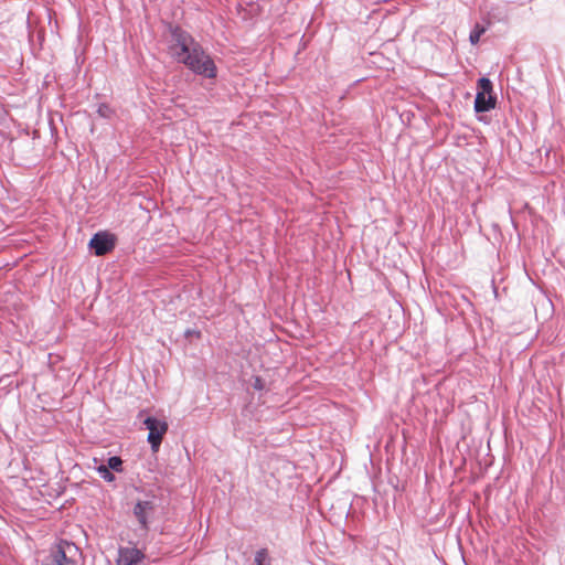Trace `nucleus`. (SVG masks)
<instances>
[{
    "instance_id": "9d476101",
    "label": "nucleus",
    "mask_w": 565,
    "mask_h": 565,
    "mask_svg": "<svg viewBox=\"0 0 565 565\" xmlns=\"http://www.w3.org/2000/svg\"><path fill=\"white\" fill-rule=\"evenodd\" d=\"M110 470L111 469L108 468L106 465H100L96 468V471L99 475V477L104 479L106 482L115 481V475Z\"/></svg>"
},
{
    "instance_id": "423d86ee",
    "label": "nucleus",
    "mask_w": 565,
    "mask_h": 565,
    "mask_svg": "<svg viewBox=\"0 0 565 565\" xmlns=\"http://www.w3.org/2000/svg\"><path fill=\"white\" fill-rule=\"evenodd\" d=\"M145 558V554L136 547H119L117 565H137Z\"/></svg>"
},
{
    "instance_id": "f257e3e1",
    "label": "nucleus",
    "mask_w": 565,
    "mask_h": 565,
    "mask_svg": "<svg viewBox=\"0 0 565 565\" xmlns=\"http://www.w3.org/2000/svg\"><path fill=\"white\" fill-rule=\"evenodd\" d=\"M171 36L170 53L178 63L184 64L191 72L202 77L210 79L216 77L217 67L213 58L189 32L175 28Z\"/></svg>"
},
{
    "instance_id": "4468645a",
    "label": "nucleus",
    "mask_w": 565,
    "mask_h": 565,
    "mask_svg": "<svg viewBox=\"0 0 565 565\" xmlns=\"http://www.w3.org/2000/svg\"><path fill=\"white\" fill-rule=\"evenodd\" d=\"M253 387L257 391H262L265 387L264 381L260 377H255Z\"/></svg>"
},
{
    "instance_id": "20e7f679",
    "label": "nucleus",
    "mask_w": 565,
    "mask_h": 565,
    "mask_svg": "<svg viewBox=\"0 0 565 565\" xmlns=\"http://www.w3.org/2000/svg\"><path fill=\"white\" fill-rule=\"evenodd\" d=\"M89 247L97 256H104L114 249L115 238L106 232H98L90 238Z\"/></svg>"
},
{
    "instance_id": "1a4fd4ad",
    "label": "nucleus",
    "mask_w": 565,
    "mask_h": 565,
    "mask_svg": "<svg viewBox=\"0 0 565 565\" xmlns=\"http://www.w3.org/2000/svg\"><path fill=\"white\" fill-rule=\"evenodd\" d=\"M492 83L489 78L487 77H481L479 81H478V92L477 93H482L484 95H492Z\"/></svg>"
},
{
    "instance_id": "7ed1b4c3",
    "label": "nucleus",
    "mask_w": 565,
    "mask_h": 565,
    "mask_svg": "<svg viewBox=\"0 0 565 565\" xmlns=\"http://www.w3.org/2000/svg\"><path fill=\"white\" fill-rule=\"evenodd\" d=\"M143 425L149 430L147 441L150 444L152 452H157L161 446L163 436L168 431V423L166 420L148 416L143 419Z\"/></svg>"
},
{
    "instance_id": "ddd939ff",
    "label": "nucleus",
    "mask_w": 565,
    "mask_h": 565,
    "mask_svg": "<svg viewBox=\"0 0 565 565\" xmlns=\"http://www.w3.org/2000/svg\"><path fill=\"white\" fill-rule=\"evenodd\" d=\"M267 550L266 548H262L259 551L256 552V555H255V564L256 565H264V562L265 559L267 558Z\"/></svg>"
},
{
    "instance_id": "f03ea898",
    "label": "nucleus",
    "mask_w": 565,
    "mask_h": 565,
    "mask_svg": "<svg viewBox=\"0 0 565 565\" xmlns=\"http://www.w3.org/2000/svg\"><path fill=\"white\" fill-rule=\"evenodd\" d=\"M77 552L75 544L67 541H61L52 548L50 556L43 565H76L73 554Z\"/></svg>"
},
{
    "instance_id": "9b49d317",
    "label": "nucleus",
    "mask_w": 565,
    "mask_h": 565,
    "mask_svg": "<svg viewBox=\"0 0 565 565\" xmlns=\"http://www.w3.org/2000/svg\"><path fill=\"white\" fill-rule=\"evenodd\" d=\"M106 466L116 472L122 471V460L118 456L109 457Z\"/></svg>"
},
{
    "instance_id": "6e6552de",
    "label": "nucleus",
    "mask_w": 565,
    "mask_h": 565,
    "mask_svg": "<svg viewBox=\"0 0 565 565\" xmlns=\"http://www.w3.org/2000/svg\"><path fill=\"white\" fill-rule=\"evenodd\" d=\"M489 23L487 25H483L481 23H476L473 29L470 32L469 41L471 44H477L480 41V38L488 29Z\"/></svg>"
},
{
    "instance_id": "f8f14e48",
    "label": "nucleus",
    "mask_w": 565,
    "mask_h": 565,
    "mask_svg": "<svg viewBox=\"0 0 565 565\" xmlns=\"http://www.w3.org/2000/svg\"><path fill=\"white\" fill-rule=\"evenodd\" d=\"M97 113L100 117L110 118L113 109L107 104H100L97 108Z\"/></svg>"
},
{
    "instance_id": "39448f33",
    "label": "nucleus",
    "mask_w": 565,
    "mask_h": 565,
    "mask_svg": "<svg viewBox=\"0 0 565 565\" xmlns=\"http://www.w3.org/2000/svg\"><path fill=\"white\" fill-rule=\"evenodd\" d=\"M154 509L156 504L151 500H140L135 504L134 514L141 529L148 530L149 521L154 513Z\"/></svg>"
},
{
    "instance_id": "0eeeda50",
    "label": "nucleus",
    "mask_w": 565,
    "mask_h": 565,
    "mask_svg": "<svg viewBox=\"0 0 565 565\" xmlns=\"http://www.w3.org/2000/svg\"><path fill=\"white\" fill-rule=\"evenodd\" d=\"M495 97L492 95H484L482 93H477L475 98V110L477 113H486L495 107Z\"/></svg>"
},
{
    "instance_id": "2eb2a0df",
    "label": "nucleus",
    "mask_w": 565,
    "mask_h": 565,
    "mask_svg": "<svg viewBox=\"0 0 565 565\" xmlns=\"http://www.w3.org/2000/svg\"><path fill=\"white\" fill-rule=\"evenodd\" d=\"M143 413H145V411H140L139 417H141Z\"/></svg>"
}]
</instances>
